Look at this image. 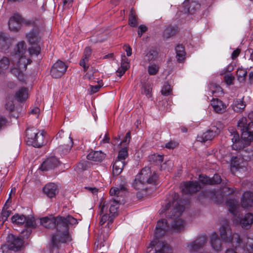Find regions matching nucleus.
<instances>
[{
  "instance_id": "7ed1b4c3",
  "label": "nucleus",
  "mask_w": 253,
  "mask_h": 253,
  "mask_svg": "<svg viewBox=\"0 0 253 253\" xmlns=\"http://www.w3.org/2000/svg\"><path fill=\"white\" fill-rule=\"evenodd\" d=\"M41 223L45 228H56L57 232L53 234L51 238V245L52 248H59L60 244L70 242L71 236L69 233L68 225L77 223V220L72 216L66 217L57 216L48 218L44 217L40 219Z\"/></svg>"
},
{
  "instance_id": "864d4df0",
  "label": "nucleus",
  "mask_w": 253,
  "mask_h": 253,
  "mask_svg": "<svg viewBox=\"0 0 253 253\" xmlns=\"http://www.w3.org/2000/svg\"><path fill=\"white\" fill-rule=\"evenodd\" d=\"M147 30L146 26L141 25L138 27V35L139 37H141L143 34H144Z\"/></svg>"
},
{
  "instance_id": "e2e57ef3",
  "label": "nucleus",
  "mask_w": 253,
  "mask_h": 253,
  "mask_svg": "<svg viewBox=\"0 0 253 253\" xmlns=\"http://www.w3.org/2000/svg\"><path fill=\"white\" fill-rule=\"evenodd\" d=\"M73 0H63V4L65 7H69L71 6Z\"/></svg>"
},
{
  "instance_id": "20e7f679",
  "label": "nucleus",
  "mask_w": 253,
  "mask_h": 253,
  "mask_svg": "<svg viewBox=\"0 0 253 253\" xmlns=\"http://www.w3.org/2000/svg\"><path fill=\"white\" fill-rule=\"evenodd\" d=\"M248 119L250 121L248 123L246 118H242L238 122L237 126L242 132L241 139L234 127H230L228 128V132L233 142L232 147L234 150H240L249 145L253 140V111L249 114Z\"/></svg>"
},
{
  "instance_id": "a19ab883",
  "label": "nucleus",
  "mask_w": 253,
  "mask_h": 253,
  "mask_svg": "<svg viewBox=\"0 0 253 253\" xmlns=\"http://www.w3.org/2000/svg\"><path fill=\"white\" fill-rule=\"evenodd\" d=\"M200 181L205 184H211V178L207 176L204 175H200L199 176Z\"/></svg>"
},
{
  "instance_id": "37998d69",
  "label": "nucleus",
  "mask_w": 253,
  "mask_h": 253,
  "mask_svg": "<svg viewBox=\"0 0 253 253\" xmlns=\"http://www.w3.org/2000/svg\"><path fill=\"white\" fill-rule=\"evenodd\" d=\"M224 80L227 84L230 85L233 84L234 77L232 75H226L224 76Z\"/></svg>"
},
{
  "instance_id": "58836bf2",
  "label": "nucleus",
  "mask_w": 253,
  "mask_h": 253,
  "mask_svg": "<svg viewBox=\"0 0 253 253\" xmlns=\"http://www.w3.org/2000/svg\"><path fill=\"white\" fill-rule=\"evenodd\" d=\"M89 59L83 57L80 61V65L83 67L84 71H86L89 68L88 62Z\"/></svg>"
},
{
  "instance_id": "a211bd4d",
  "label": "nucleus",
  "mask_w": 253,
  "mask_h": 253,
  "mask_svg": "<svg viewBox=\"0 0 253 253\" xmlns=\"http://www.w3.org/2000/svg\"><path fill=\"white\" fill-rule=\"evenodd\" d=\"M59 164V160L55 157H52L47 158L42 163L40 169L42 171L47 170L57 167Z\"/></svg>"
},
{
  "instance_id": "6e6552de",
  "label": "nucleus",
  "mask_w": 253,
  "mask_h": 253,
  "mask_svg": "<svg viewBox=\"0 0 253 253\" xmlns=\"http://www.w3.org/2000/svg\"><path fill=\"white\" fill-rule=\"evenodd\" d=\"M208 238L203 235L187 244L186 249L191 253H212L207 244Z\"/></svg>"
},
{
  "instance_id": "79ce46f5",
  "label": "nucleus",
  "mask_w": 253,
  "mask_h": 253,
  "mask_svg": "<svg viewBox=\"0 0 253 253\" xmlns=\"http://www.w3.org/2000/svg\"><path fill=\"white\" fill-rule=\"evenodd\" d=\"M154 162L157 165L161 164L163 161V156L160 155H154L152 157Z\"/></svg>"
},
{
  "instance_id": "8fccbe9b",
  "label": "nucleus",
  "mask_w": 253,
  "mask_h": 253,
  "mask_svg": "<svg viewBox=\"0 0 253 253\" xmlns=\"http://www.w3.org/2000/svg\"><path fill=\"white\" fill-rule=\"evenodd\" d=\"M5 108L9 111H12L14 108V105L12 101H7L5 104Z\"/></svg>"
},
{
  "instance_id": "13d9d810",
  "label": "nucleus",
  "mask_w": 253,
  "mask_h": 253,
  "mask_svg": "<svg viewBox=\"0 0 253 253\" xmlns=\"http://www.w3.org/2000/svg\"><path fill=\"white\" fill-rule=\"evenodd\" d=\"M223 191H224L223 192L224 193H226L227 194H229V195L235 192V190H234V188H229V187H225L224 188Z\"/></svg>"
},
{
  "instance_id": "b1692460",
  "label": "nucleus",
  "mask_w": 253,
  "mask_h": 253,
  "mask_svg": "<svg viewBox=\"0 0 253 253\" xmlns=\"http://www.w3.org/2000/svg\"><path fill=\"white\" fill-rule=\"evenodd\" d=\"M86 158L89 160H91L95 162H100L104 159L105 154L101 151H91L87 155Z\"/></svg>"
},
{
  "instance_id": "69168bd1",
  "label": "nucleus",
  "mask_w": 253,
  "mask_h": 253,
  "mask_svg": "<svg viewBox=\"0 0 253 253\" xmlns=\"http://www.w3.org/2000/svg\"><path fill=\"white\" fill-rule=\"evenodd\" d=\"M212 87V85H211L210 88H211V92L212 94H213L216 92H219L221 90V88L218 85H215V90L212 89H211Z\"/></svg>"
},
{
  "instance_id": "3c124183",
  "label": "nucleus",
  "mask_w": 253,
  "mask_h": 253,
  "mask_svg": "<svg viewBox=\"0 0 253 253\" xmlns=\"http://www.w3.org/2000/svg\"><path fill=\"white\" fill-rule=\"evenodd\" d=\"M178 143L174 141H170L166 144V147L168 149H174L178 146Z\"/></svg>"
},
{
  "instance_id": "9d476101",
  "label": "nucleus",
  "mask_w": 253,
  "mask_h": 253,
  "mask_svg": "<svg viewBox=\"0 0 253 253\" xmlns=\"http://www.w3.org/2000/svg\"><path fill=\"white\" fill-rule=\"evenodd\" d=\"M27 142L35 147H40L44 143L43 132H39L35 127L28 128L26 130Z\"/></svg>"
},
{
  "instance_id": "39448f33",
  "label": "nucleus",
  "mask_w": 253,
  "mask_h": 253,
  "mask_svg": "<svg viewBox=\"0 0 253 253\" xmlns=\"http://www.w3.org/2000/svg\"><path fill=\"white\" fill-rule=\"evenodd\" d=\"M219 233L225 243H230L236 248L242 247L247 253H253V238L247 236L241 239L238 234H232L228 220H224L221 222Z\"/></svg>"
},
{
  "instance_id": "49530a36",
  "label": "nucleus",
  "mask_w": 253,
  "mask_h": 253,
  "mask_svg": "<svg viewBox=\"0 0 253 253\" xmlns=\"http://www.w3.org/2000/svg\"><path fill=\"white\" fill-rule=\"evenodd\" d=\"M152 89L149 86H144L142 93L145 95L148 98L151 97Z\"/></svg>"
},
{
  "instance_id": "a18cd8bd",
  "label": "nucleus",
  "mask_w": 253,
  "mask_h": 253,
  "mask_svg": "<svg viewBox=\"0 0 253 253\" xmlns=\"http://www.w3.org/2000/svg\"><path fill=\"white\" fill-rule=\"evenodd\" d=\"M211 184H218L221 182V178L218 174H215L211 178Z\"/></svg>"
},
{
  "instance_id": "2eb2a0df",
  "label": "nucleus",
  "mask_w": 253,
  "mask_h": 253,
  "mask_svg": "<svg viewBox=\"0 0 253 253\" xmlns=\"http://www.w3.org/2000/svg\"><path fill=\"white\" fill-rule=\"evenodd\" d=\"M220 129L215 126L203 133L201 135H198L197 140L200 142H205L211 140L217 135L220 132Z\"/></svg>"
},
{
  "instance_id": "c9c22d12",
  "label": "nucleus",
  "mask_w": 253,
  "mask_h": 253,
  "mask_svg": "<svg viewBox=\"0 0 253 253\" xmlns=\"http://www.w3.org/2000/svg\"><path fill=\"white\" fill-rule=\"evenodd\" d=\"M159 69V67L158 65L156 64H153L149 66L148 71L149 75H155L158 73Z\"/></svg>"
},
{
  "instance_id": "4be33fe9",
  "label": "nucleus",
  "mask_w": 253,
  "mask_h": 253,
  "mask_svg": "<svg viewBox=\"0 0 253 253\" xmlns=\"http://www.w3.org/2000/svg\"><path fill=\"white\" fill-rule=\"evenodd\" d=\"M43 191L48 197L51 198L57 193V187L54 183H48L43 187Z\"/></svg>"
},
{
  "instance_id": "052dcab7",
  "label": "nucleus",
  "mask_w": 253,
  "mask_h": 253,
  "mask_svg": "<svg viewBox=\"0 0 253 253\" xmlns=\"http://www.w3.org/2000/svg\"><path fill=\"white\" fill-rule=\"evenodd\" d=\"M240 52V50L239 49H236L232 53V59H235L236 58L238 55H239V53Z\"/></svg>"
},
{
  "instance_id": "cd10ccee",
  "label": "nucleus",
  "mask_w": 253,
  "mask_h": 253,
  "mask_svg": "<svg viewBox=\"0 0 253 253\" xmlns=\"http://www.w3.org/2000/svg\"><path fill=\"white\" fill-rule=\"evenodd\" d=\"M177 31V27L168 26L163 32V36L165 39H169L174 36Z\"/></svg>"
},
{
  "instance_id": "4c0bfd02",
  "label": "nucleus",
  "mask_w": 253,
  "mask_h": 253,
  "mask_svg": "<svg viewBox=\"0 0 253 253\" xmlns=\"http://www.w3.org/2000/svg\"><path fill=\"white\" fill-rule=\"evenodd\" d=\"M129 24L132 27H135L137 25L135 15L132 11H131L129 17Z\"/></svg>"
},
{
  "instance_id": "393cba45",
  "label": "nucleus",
  "mask_w": 253,
  "mask_h": 253,
  "mask_svg": "<svg viewBox=\"0 0 253 253\" xmlns=\"http://www.w3.org/2000/svg\"><path fill=\"white\" fill-rule=\"evenodd\" d=\"M126 190V185L125 182L120 184L117 187H112L110 190L111 196H122V194Z\"/></svg>"
},
{
  "instance_id": "0e129e2a",
  "label": "nucleus",
  "mask_w": 253,
  "mask_h": 253,
  "mask_svg": "<svg viewBox=\"0 0 253 253\" xmlns=\"http://www.w3.org/2000/svg\"><path fill=\"white\" fill-rule=\"evenodd\" d=\"M85 188L91 192L93 194H95L98 192V189L95 187H86Z\"/></svg>"
},
{
  "instance_id": "f257e3e1",
  "label": "nucleus",
  "mask_w": 253,
  "mask_h": 253,
  "mask_svg": "<svg viewBox=\"0 0 253 253\" xmlns=\"http://www.w3.org/2000/svg\"><path fill=\"white\" fill-rule=\"evenodd\" d=\"M184 211V207L176 202L175 207L172 209V214L167 221L162 219L158 221L155 234V239L152 241L147 247V253L151 251L153 247H155V253H170L171 248L166 243L162 241H158V238L164 236L169 231L177 232L184 227V221L179 218L181 213Z\"/></svg>"
},
{
  "instance_id": "c03bdc74",
  "label": "nucleus",
  "mask_w": 253,
  "mask_h": 253,
  "mask_svg": "<svg viewBox=\"0 0 253 253\" xmlns=\"http://www.w3.org/2000/svg\"><path fill=\"white\" fill-rule=\"evenodd\" d=\"M10 212V211L3 210L0 216V221L3 222L6 221L7 217L9 216Z\"/></svg>"
},
{
  "instance_id": "ea45409f",
  "label": "nucleus",
  "mask_w": 253,
  "mask_h": 253,
  "mask_svg": "<svg viewBox=\"0 0 253 253\" xmlns=\"http://www.w3.org/2000/svg\"><path fill=\"white\" fill-rule=\"evenodd\" d=\"M171 90L170 85L168 84H165L161 89V92L164 95H168L170 94Z\"/></svg>"
},
{
  "instance_id": "a878e982",
  "label": "nucleus",
  "mask_w": 253,
  "mask_h": 253,
  "mask_svg": "<svg viewBox=\"0 0 253 253\" xmlns=\"http://www.w3.org/2000/svg\"><path fill=\"white\" fill-rule=\"evenodd\" d=\"M108 206L107 205H102L101 206L100 214L102 215V216L99 222L101 225H103L107 221L108 223L109 221V214L108 213Z\"/></svg>"
},
{
  "instance_id": "4d7b16f0",
  "label": "nucleus",
  "mask_w": 253,
  "mask_h": 253,
  "mask_svg": "<svg viewBox=\"0 0 253 253\" xmlns=\"http://www.w3.org/2000/svg\"><path fill=\"white\" fill-rule=\"evenodd\" d=\"M100 87H101V85H94V86H93V85L90 86V93H96L99 90Z\"/></svg>"
},
{
  "instance_id": "7c9ffc66",
  "label": "nucleus",
  "mask_w": 253,
  "mask_h": 253,
  "mask_svg": "<svg viewBox=\"0 0 253 253\" xmlns=\"http://www.w3.org/2000/svg\"><path fill=\"white\" fill-rule=\"evenodd\" d=\"M176 57L179 62H182L185 59V52L184 47L181 45H177L175 47Z\"/></svg>"
},
{
  "instance_id": "423d86ee",
  "label": "nucleus",
  "mask_w": 253,
  "mask_h": 253,
  "mask_svg": "<svg viewBox=\"0 0 253 253\" xmlns=\"http://www.w3.org/2000/svg\"><path fill=\"white\" fill-rule=\"evenodd\" d=\"M229 211L233 214V222L236 225H240L242 228L248 229L253 223V214L248 212L243 218L240 217L239 205L237 201L229 199L226 202Z\"/></svg>"
},
{
  "instance_id": "412c9836",
  "label": "nucleus",
  "mask_w": 253,
  "mask_h": 253,
  "mask_svg": "<svg viewBox=\"0 0 253 253\" xmlns=\"http://www.w3.org/2000/svg\"><path fill=\"white\" fill-rule=\"evenodd\" d=\"M11 40L8 35L4 33H0V50H6L11 44Z\"/></svg>"
},
{
  "instance_id": "f03ea898",
  "label": "nucleus",
  "mask_w": 253,
  "mask_h": 253,
  "mask_svg": "<svg viewBox=\"0 0 253 253\" xmlns=\"http://www.w3.org/2000/svg\"><path fill=\"white\" fill-rule=\"evenodd\" d=\"M27 40L31 46L27 52L26 44L24 42H19L17 45V51L12 55V66L10 68V72L20 80L24 79L23 72L26 70L27 66L30 64L31 60L26 57V53L31 55L37 56L40 52L41 47L39 43L41 38L37 30H33L27 35Z\"/></svg>"
},
{
  "instance_id": "0eeeda50",
  "label": "nucleus",
  "mask_w": 253,
  "mask_h": 253,
  "mask_svg": "<svg viewBox=\"0 0 253 253\" xmlns=\"http://www.w3.org/2000/svg\"><path fill=\"white\" fill-rule=\"evenodd\" d=\"M157 175L155 173L152 174L150 168L145 167L137 174L133 183V187L136 190L143 189L146 183L152 184L155 183L157 179Z\"/></svg>"
},
{
  "instance_id": "9b49d317",
  "label": "nucleus",
  "mask_w": 253,
  "mask_h": 253,
  "mask_svg": "<svg viewBox=\"0 0 253 253\" xmlns=\"http://www.w3.org/2000/svg\"><path fill=\"white\" fill-rule=\"evenodd\" d=\"M128 152L126 147L121 149L118 153L117 159L113 165V174L114 176L119 175L122 171L126 165V159L128 157Z\"/></svg>"
},
{
  "instance_id": "de8ad7c7",
  "label": "nucleus",
  "mask_w": 253,
  "mask_h": 253,
  "mask_svg": "<svg viewBox=\"0 0 253 253\" xmlns=\"http://www.w3.org/2000/svg\"><path fill=\"white\" fill-rule=\"evenodd\" d=\"M25 223H26V226L28 227H34L36 225L35 219L34 218L26 217V220Z\"/></svg>"
},
{
  "instance_id": "680f3d73",
  "label": "nucleus",
  "mask_w": 253,
  "mask_h": 253,
  "mask_svg": "<svg viewBox=\"0 0 253 253\" xmlns=\"http://www.w3.org/2000/svg\"><path fill=\"white\" fill-rule=\"evenodd\" d=\"M127 70V69H125L124 68L121 67V68H119L117 71L118 76L120 77H122Z\"/></svg>"
},
{
  "instance_id": "603ef678",
  "label": "nucleus",
  "mask_w": 253,
  "mask_h": 253,
  "mask_svg": "<svg viewBox=\"0 0 253 253\" xmlns=\"http://www.w3.org/2000/svg\"><path fill=\"white\" fill-rule=\"evenodd\" d=\"M91 49L89 47H86L85 48L84 52V54L83 57L88 58L90 59V57L91 55Z\"/></svg>"
},
{
  "instance_id": "2f4dec72",
  "label": "nucleus",
  "mask_w": 253,
  "mask_h": 253,
  "mask_svg": "<svg viewBox=\"0 0 253 253\" xmlns=\"http://www.w3.org/2000/svg\"><path fill=\"white\" fill-rule=\"evenodd\" d=\"M246 104H245L243 99L236 100L233 105V109L234 111L239 112L242 111L245 108Z\"/></svg>"
},
{
  "instance_id": "774afa93",
  "label": "nucleus",
  "mask_w": 253,
  "mask_h": 253,
  "mask_svg": "<svg viewBox=\"0 0 253 253\" xmlns=\"http://www.w3.org/2000/svg\"><path fill=\"white\" fill-rule=\"evenodd\" d=\"M6 122L7 121L5 118L3 117H0V127L6 124Z\"/></svg>"
},
{
  "instance_id": "dca6fc26",
  "label": "nucleus",
  "mask_w": 253,
  "mask_h": 253,
  "mask_svg": "<svg viewBox=\"0 0 253 253\" xmlns=\"http://www.w3.org/2000/svg\"><path fill=\"white\" fill-rule=\"evenodd\" d=\"M181 189L183 193L191 194L195 193L201 189L197 182L189 181L181 183Z\"/></svg>"
},
{
  "instance_id": "f704fd0d",
  "label": "nucleus",
  "mask_w": 253,
  "mask_h": 253,
  "mask_svg": "<svg viewBox=\"0 0 253 253\" xmlns=\"http://www.w3.org/2000/svg\"><path fill=\"white\" fill-rule=\"evenodd\" d=\"M247 71L242 68H239L237 71V76L238 80L240 82H243L245 81L247 75Z\"/></svg>"
},
{
  "instance_id": "aec40b11",
  "label": "nucleus",
  "mask_w": 253,
  "mask_h": 253,
  "mask_svg": "<svg viewBox=\"0 0 253 253\" xmlns=\"http://www.w3.org/2000/svg\"><path fill=\"white\" fill-rule=\"evenodd\" d=\"M211 104L214 111L218 113H222L226 111V105L217 98L212 99Z\"/></svg>"
},
{
  "instance_id": "f3484780",
  "label": "nucleus",
  "mask_w": 253,
  "mask_h": 253,
  "mask_svg": "<svg viewBox=\"0 0 253 253\" xmlns=\"http://www.w3.org/2000/svg\"><path fill=\"white\" fill-rule=\"evenodd\" d=\"M246 162L241 157H233L231 161V170L233 173L246 169Z\"/></svg>"
},
{
  "instance_id": "6e6d98bb",
  "label": "nucleus",
  "mask_w": 253,
  "mask_h": 253,
  "mask_svg": "<svg viewBox=\"0 0 253 253\" xmlns=\"http://www.w3.org/2000/svg\"><path fill=\"white\" fill-rule=\"evenodd\" d=\"M130 132L128 131L126 133L125 138L122 141V143L128 144L130 141Z\"/></svg>"
},
{
  "instance_id": "5701e85b",
  "label": "nucleus",
  "mask_w": 253,
  "mask_h": 253,
  "mask_svg": "<svg viewBox=\"0 0 253 253\" xmlns=\"http://www.w3.org/2000/svg\"><path fill=\"white\" fill-rule=\"evenodd\" d=\"M253 204V196L250 192H245L241 200V205L244 208L251 207Z\"/></svg>"
},
{
  "instance_id": "6ab92c4d",
  "label": "nucleus",
  "mask_w": 253,
  "mask_h": 253,
  "mask_svg": "<svg viewBox=\"0 0 253 253\" xmlns=\"http://www.w3.org/2000/svg\"><path fill=\"white\" fill-rule=\"evenodd\" d=\"M210 244L215 252H218L222 250L221 242L216 232L211 234L210 237Z\"/></svg>"
},
{
  "instance_id": "bf43d9fd",
  "label": "nucleus",
  "mask_w": 253,
  "mask_h": 253,
  "mask_svg": "<svg viewBox=\"0 0 253 253\" xmlns=\"http://www.w3.org/2000/svg\"><path fill=\"white\" fill-rule=\"evenodd\" d=\"M124 48L126 52V55L127 56H130L131 55V48L128 45H125L124 46Z\"/></svg>"
},
{
  "instance_id": "ddd939ff",
  "label": "nucleus",
  "mask_w": 253,
  "mask_h": 253,
  "mask_svg": "<svg viewBox=\"0 0 253 253\" xmlns=\"http://www.w3.org/2000/svg\"><path fill=\"white\" fill-rule=\"evenodd\" d=\"M68 65L60 60H58L53 66L50 74L54 78H60L66 71Z\"/></svg>"
},
{
  "instance_id": "f8f14e48",
  "label": "nucleus",
  "mask_w": 253,
  "mask_h": 253,
  "mask_svg": "<svg viewBox=\"0 0 253 253\" xmlns=\"http://www.w3.org/2000/svg\"><path fill=\"white\" fill-rule=\"evenodd\" d=\"M31 233V230L26 229L21 233V237L15 238L13 235H11L9 236V238L11 239V243L8 245V248L14 251L19 250L23 244V239L28 238Z\"/></svg>"
},
{
  "instance_id": "bb28decb",
  "label": "nucleus",
  "mask_w": 253,
  "mask_h": 253,
  "mask_svg": "<svg viewBox=\"0 0 253 253\" xmlns=\"http://www.w3.org/2000/svg\"><path fill=\"white\" fill-rule=\"evenodd\" d=\"M28 97V89L22 87L15 93V98L18 101H23Z\"/></svg>"
},
{
  "instance_id": "473e14b6",
  "label": "nucleus",
  "mask_w": 253,
  "mask_h": 253,
  "mask_svg": "<svg viewBox=\"0 0 253 253\" xmlns=\"http://www.w3.org/2000/svg\"><path fill=\"white\" fill-rule=\"evenodd\" d=\"M10 61L6 57H0V73H3L9 67Z\"/></svg>"
},
{
  "instance_id": "72a5a7b5",
  "label": "nucleus",
  "mask_w": 253,
  "mask_h": 253,
  "mask_svg": "<svg viewBox=\"0 0 253 253\" xmlns=\"http://www.w3.org/2000/svg\"><path fill=\"white\" fill-rule=\"evenodd\" d=\"M26 220V217L23 215L16 214L13 215L11 218V220L13 223L19 225L24 223Z\"/></svg>"
},
{
  "instance_id": "c85d7f7f",
  "label": "nucleus",
  "mask_w": 253,
  "mask_h": 253,
  "mask_svg": "<svg viewBox=\"0 0 253 253\" xmlns=\"http://www.w3.org/2000/svg\"><path fill=\"white\" fill-rule=\"evenodd\" d=\"M20 18L19 17H12L9 21V27L11 31H17L20 26Z\"/></svg>"
},
{
  "instance_id": "09e8293b",
  "label": "nucleus",
  "mask_w": 253,
  "mask_h": 253,
  "mask_svg": "<svg viewBox=\"0 0 253 253\" xmlns=\"http://www.w3.org/2000/svg\"><path fill=\"white\" fill-rule=\"evenodd\" d=\"M40 112V109L37 107H34L33 109H32L30 111L29 114L30 115H34L36 118H38L39 117Z\"/></svg>"
},
{
  "instance_id": "5fc2aeb1",
  "label": "nucleus",
  "mask_w": 253,
  "mask_h": 253,
  "mask_svg": "<svg viewBox=\"0 0 253 253\" xmlns=\"http://www.w3.org/2000/svg\"><path fill=\"white\" fill-rule=\"evenodd\" d=\"M86 72H87L84 75V78L88 79H91L93 77L94 74L93 69H91L89 70H87Z\"/></svg>"
},
{
  "instance_id": "1a4fd4ad",
  "label": "nucleus",
  "mask_w": 253,
  "mask_h": 253,
  "mask_svg": "<svg viewBox=\"0 0 253 253\" xmlns=\"http://www.w3.org/2000/svg\"><path fill=\"white\" fill-rule=\"evenodd\" d=\"M27 142L35 147H40L44 143L43 132H39L35 127L28 128L26 130Z\"/></svg>"
},
{
  "instance_id": "338daca9",
  "label": "nucleus",
  "mask_w": 253,
  "mask_h": 253,
  "mask_svg": "<svg viewBox=\"0 0 253 253\" xmlns=\"http://www.w3.org/2000/svg\"><path fill=\"white\" fill-rule=\"evenodd\" d=\"M109 140H110V138L109 137V134H108V133H106L105 134V136H104L103 139H102V141L104 143H109Z\"/></svg>"
},
{
  "instance_id": "e433bc0d",
  "label": "nucleus",
  "mask_w": 253,
  "mask_h": 253,
  "mask_svg": "<svg viewBox=\"0 0 253 253\" xmlns=\"http://www.w3.org/2000/svg\"><path fill=\"white\" fill-rule=\"evenodd\" d=\"M121 67L125 69H128L130 67L128 59L124 54L122 56Z\"/></svg>"
},
{
  "instance_id": "4468645a",
  "label": "nucleus",
  "mask_w": 253,
  "mask_h": 253,
  "mask_svg": "<svg viewBox=\"0 0 253 253\" xmlns=\"http://www.w3.org/2000/svg\"><path fill=\"white\" fill-rule=\"evenodd\" d=\"M103 205H107L108 206V208H109V210H108V212H109V221L107 223L106 226L108 228H110V226L114 220V217L117 215L119 208L118 202L116 200H113L110 201L109 203L104 202Z\"/></svg>"
},
{
  "instance_id": "c756f323",
  "label": "nucleus",
  "mask_w": 253,
  "mask_h": 253,
  "mask_svg": "<svg viewBox=\"0 0 253 253\" xmlns=\"http://www.w3.org/2000/svg\"><path fill=\"white\" fill-rule=\"evenodd\" d=\"M158 56V52L154 50H150L143 57V60L146 63L154 61Z\"/></svg>"
}]
</instances>
